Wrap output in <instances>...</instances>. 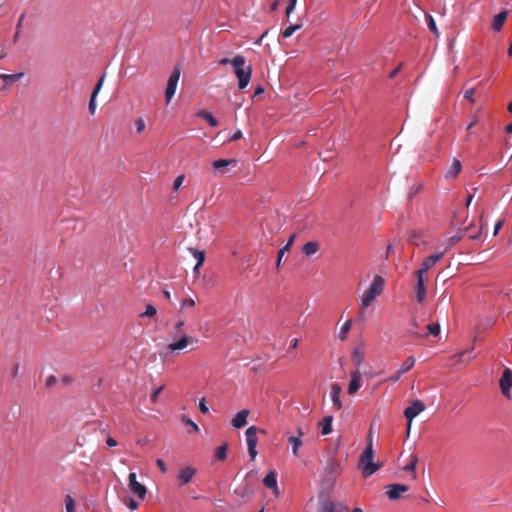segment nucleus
Instances as JSON below:
<instances>
[{"mask_svg":"<svg viewBox=\"0 0 512 512\" xmlns=\"http://www.w3.org/2000/svg\"><path fill=\"white\" fill-rule=\"evenodd\" d=\"M374 450H373V440L372 433L370 432L367 439V445L363 452L360 454L358 459L357 467L361 471V474L364 478H368L372 476L375 472H377L382 464L379 462L373 461Z\"/></svg>","mask_w":512,"mask_h":512,"instance_id":"nucleus-1","label":"nucleus"},{"mask_svg":"<svg viewBox=\"0 0 512 512\" xmlns=\"http://www.w3.org/2000/svg\"><path fill=\"white\" fill-rule=\"evenodd\" d=\"M232 66L238 79V88L245 89L251 80L252 67L250 65L246 66V59L242 55H236L233 58Z\"/></svg>","mask_w":512,"mask_h":512,"instance_id":"nucleus-2","label":"nucleus"},{"mask_svg":"<svg viewBox=\"0 0 512 512\" xmlns=\"http://www.w3.org/2000/svg\"><path fill=\"white\" fill-rule=\"evenodd\" d=\"M384 279L380 275H375L368 289L361 297V308H368L372 302L379 297L384 290Z\"/></svg>","mask_w":512,"mask_h":512,"instance_id":"nucleus-3","label":"nucleus"},{"mask_svg":"<svg viewBox=\"0 0 512 512\" xmlns=\"http://www.w3.org/2000/svg\"><path fill=\"white\" fill-rule=\"evenodd\" d=\"M180 75L181 69L179 66H176L168 78L167 86L165 89V98L167 104L170 103L171 99L175 95Z\"/></svg>","mask_w":512,"mask_h":512,"instance_id":"nucleus-4","label":"nucleus"},{"mask_svg":"<svg viewBox=\"0 0 512 512\" xmlns=\"http://www.w3.org/2000/svg\"><path fill=\"white\" fill-rule=\"evenodd\" d=\"M258 431H259V429L256 426H250L245 432L246 442H247V446H248V453H249V456L252 461L255 460V458L257 456L256 446L258 443V439H257Z\"/></svg>","mask_w":512,"mask_h":512,"instance_id":"nucleus-5","label":"nucleus"},{"mask_svg":"<svg viewBox=\"0 0 512 512\" xmlns=\"http://www.w3.org/2000/svg\"><path fill=\"white\" fill-rule=\"evenodd\" d=\"M424 409H425L424 403L421 400H415L412 402V404L409 407H407L404 410V416L408 420L407 433H409V431H410L412 420L417 415H419L422 411H424Z\"/></svg>","mask_w":512,"mask_h":512,"instance_id":"nucleus-6","label":"nucleus"},{"mask_svg":"<svg viewBox=\"0 0 512 512\" xmlns=\"http://www.w3.org/2000/svg\"><path fill=\"white\" fill-rule=\"evenodd\" d=\"M128 486L130 491L135 494L138 498L144 499L147 494L146 487L137 481V475L135 472H131L128 476Z\"/></svg>","mask_w":512,"mask_h":512,"instance_id":"nucleus-7","label":"nucleus"},{"mask_svg":"<svg viewBox=\"0 0 512 512\" xmlns=\"http://www.w3.org/2000/svg\"><path fill=\"white\" fill-rule=\"evenodd\" d=\"M444 254H445V251H442L439 253L432 254V255L428 256L427 258H425L421 264V268L415 272V276L424 277V275L428 272V270L432 266H434L444 256Z\"/></svg>","mask_w":512,"mask_h":512,"instance_id":"nucleus-8","label":"nucleus"},{"mask_svg":"<svg viewBox=\"0 0 512 512\" xmlns=\"http://www.w3.org/2000/svg\"><path fill=\"white\" fill-rule=\"evenodd\" d=\"M500 390L506 398H510V390L512 388V370L506 368L499 380Z\"/></svg>","mask_w":512,"mask_h":512,"instance_id":"nucleus-9","label":"nucleus"},{"mask_svg":"<svg viewBox=\"0 0 512 512\" xmlns=\"http://www.w3.org/2000/svg\"><path fill=\"white\" fill-rule=\"evenodd\" d=\"M197 338L183 335L178 341L171 342L167 345V349L171 352L184 350L189 344L197 343Z\"/></svg>","mask_w":512,"mask_h":512,"instance_id":"nucleus-10","label":"nucleus"},{"mask_svg":"<svg viewBox=\"0 0 512 512\" xmlns=\"http://www.w3.org/2000/svg\"><path fill=\"white\" fill-rule=\"evenodd\" d=\"M385 489L390 500H398L401 497V493L407 492L409 487L405 484H389Z\"/></svg>","mask_w":512,"mask_h":512,"instance_id":"nucleus-11","label":"nucleus"},{"mask_svg":"<svg viewBox=\"0 0 512 512\" xmlns=\"http://www.w3.org/2000/svg\"><path fill=\"white\" fill-rule=\"evenodd\" d=\"M250 414L248 409H243L236 413V415L231 420V424L235 429H240L247 424V418Z\"/></svg>","mask_w":512,"mask_h":512,"instance_id":"nucleus-12","label":"nucleus"},{"mask_svg":"<svg viewBox=\"0 0 512 512\" xmlns=\"http://www.w3.org/2000/svg\"><path fill=\"white\" fill-rule=\"evenodd\" d=\"M480 221L481 225L479 228L476 229L474 224L471 223L468 226L460 229V232L462 233L463 236L467 235L472 240L479 239L483 229L482 218L480 219Z\"/></svg>","mask_w":512,"mask_h":512,"instance_id":"nucleus-13","label":"nucleus"},{"mask_svg":"<svg viewBox=\"0 0 512 512\" xmlns=\"http://www.w3.org/2000/svg\"><path fill=\"white\" fill-rule=\"evenodd\" d=\"M416 293V300L419 304H422L426 297V288L424 285V277L416 276V284L414 286Z\"/></svg>","mask_w":512,"mask_h":512,"instance_id":"nucleus-14","label":"nucleus"},{"mask_svg":"<svg viewBox=\"0 0 512 512\" xmlns=\"http://www.w3.org/2000/svg\"><path fill=\"white\" fill-rule=\"evenodd\" d=\"M342 393V387L338 383H334L331 386L330 397L335 409L340 410L342 408V402L340 400V394Z\"/></svg>","mask_w":512,"mask_h":512,"instance_id":"nucleus-15","label":"nucleus"},{"mask_svg":"<svg viewBox=\"0 0 512 512\" xmlns=\"http://www.w3.org/2000/svg\"><path fill=\"white\" fill-rule=\"evenodd\" d=\"M195 474H196V470L191 466H187V467L181 469L177 476L180 485H185V484L189 483Z\"/></svg>","mask_w":512,"mask_h":512,"instance_id":"nucleus-16","label":"nucleus"},{"mask_svg":"<svg viewBox=\"0 0 512 512\" xmlns=\"http://www.w3.org/2000/svg\"><path fill=\"white\" fill-rule=\"evenodd\" d=\"M351 380L348 386V394H355L361 387V375L358 370L350 373Z\"/></svg>","mask_w":512,"mask_h":512,"instance_id":"nucleus-17","label":"nucleus"},{"mask_svg":"<svg viewBox=\"0 0 512 512\" xmlns=\"http://www.w3.org/2000/svg\"><path fill=\"white\" fill-rule=\"evenodd\" d=\"M297 432H298V436H290L288 438V442L292 446V453L295 456L298 455V450L302 446L301 437L304 434L301 427H298Z\"/></svg>","mask_w":512,"mask_h":512,"instance_id":"nucleus-18","label":"nucleus"},{"mask_svg":"<svg viewBox=\"0 0 512 512\" xmlns=\"http://www.w3.org/2000/svg\"><path fill=\"white\" fill-rule=\"evenodd\" d=\"M508 12L506 10L501 11L500 13L494 16L492 22V29L494 31H500L503 27V24L507 18Z\"/></svg>","mask_w":512,"mask_h":512,"instance_id":"nucleus-19","label":"nucleus"},{"mask_svg":"<svg viewBox=\"0 0 512 512\" xmlns=\"http://www.w3.org/2000/svg\"><path fill=\"white\" fill-rule=\"evenodd\" d=\"M263 483L267 488L272 489L275 493H278L276 473L274 471H270L265 476Z\"/></svg>","mask_w":512,"mask_h":512,"instance_id":"nucleus-20","label":"nucleus"},{"mask_svg":"<svg viewBox=\"0 0 512 512\" xmlns=\"http://www.w3.org/2000/svg\"><path fill=\"white\" fill-rule=\"evenodd\" d=\"M332 422H333L332 416H326L319 422V426L321 427L322 435H328L332 432Z\"/></svg>","mask_w":512,"mask_h":512,"instance_id":"nucleus-21","label":"nucleus"},{"mask_svg":"<svg viewBox=\"0 0 512 512\" xmlns=\"http://www.w3.org/2000/svg\"><path fill=\"white\" fill-rule=\"evenodd\" d=\"M197 116L205 120L211 127L218 126L217 119L207 110H201L197 113Z\"/></svg>","mask_w":512,"mask_h":512,"instance_id":"nucleus-22","label":"nucleus"},{"mask_svg":"<svg viewBox=\"0 0 512 512\" xmlns=\"http://www.w3.org/2000/svg\"><path fill=\"white\" fill-rule=\"evenodd\" d=\"M319 250L318 242L309 241L302 247V252L306 256H312Z\"/></svg>","mask_w":512,"mask_h":512,"instance_id":"nucleus-23","label":"nucleus"},{"mask_svg":"<svg viewBox=\"0 0 512 512\" xmlns=\"http://www.w3.org/2000/svg\"><path fill=\"white\" fill-rule=\"evenodd\" d=\"M461 162L457 159H454L451 166L447 170L446 177L455 178L461 171Z\"/></svg>","mask_w":512,"mask_h":512,"instance_id":"nucleus-24","label":"nucleus"},{"mask_svg":"<svg viewBox=\"0 0 512 512\" xmlns=\"http://www.w3.org/2000/svg\"><path fill=\"white\" fill-rule=\"evenodd\" d=\"M296 238V235L293 234L289 237V240L288 242L286 243V245L284 247H282L279 252H278V257H277V268L280 267V264H281V260H282V257L283 255L290 249L291 245L293 244L294 240Z\"/></svg>","mask_w":512,"mask_h":512,"instance_id":"nucleus-25","label":"nucleus"},{"mask_svg":"<svg viewBox=\"0 0 512 512\" xmlns=\"http://www.w3.org/2000/svg\"><path fill=\"white\" fill-rule=\"evenodd\" d=\"M237 161L235 159H219L212 163V166L215 170H221L229 165H235Z\"/></svg>","mask_w":512,"mask_h":512,"instance_id":"nucleus-26","label":"nucleus"},{"mask_svg":"<svg viewBox=\"0 0 512 512\" xmlns=\"http://www.w3.org/2000/svg\"><path fill=\"white\" fill-rule=\"evenodd\" d=\"M352 360L358 370L364 360V351L360 348L354 349L352 353Z\"/></svg>","mask_w":512,"mask_h":512,"instance_id":"nucleus-27","label":"nucleus"},{"mask_svg":"<svg viewBox=\"0 0 512 512\" xmlns=\"http://www.w3.org/2000/svg\"><path fill=\"white\" fill-rule=\"evenodd\" d=\"M22 77H24V73H16V74H4L0 73V79L5 81L6 83H13L15 81L20 80Z\"/></svg>","mask_w":512,"mask_h":512,"instance_id":"nucleus-28","label":"nucleus"},{"mask_svg":"<svg viewBox=\"0 0 512 512\" xmlns=\"http://www.w3.org/2000/svg\"><path fill=\"white\" fill-rule=\"evenodd\" d=\"M188 251L193 255V257L197 260L198 266H201L205 261V252L202 250H197L193 247H189Z\"/></svg>","mask_w":512,"mask_h":512,"instance_id":"nucleus-29","label":"nucleus"},{"mask_svg":"<svg viewBox=\"0 0 512 512\" xmlns=\"http://www.w3.org/2000/svg\"><path fill=\"white\" fill-rule=\"evenodd\" d=\"M417 463H418L417 455H412L411 462L408 465H406L405 468H404L405 470L410 471L412 473L411 474V479L412 480H415L417 478V474L415 472Z\"/></svg>","mask_w":512,"mask_h":512,"instance_id":"nucleus-30","label":"nucleus"},{"mask_svg":"<svg viewBox=\"0 0 512 512\" xmlns=\"http://www.w3.org/2000/svg\"><path fill=\"white\" fill-rule=\"evenodd\" d=\"M351 326H352V321L351 320H347L341 327L340 329V332L338 334V338L341 340V341H344L347 339V336H348V333L351 329Z\"/></svg>","mask_w":512,"mask_h":512,"instance_id":"nucleus-31","label":"nucleus"},{"mask_svg":"<svg viewBox=\"0 0 512 512\" xmlns=\"http://www.w3.org/2000/svg\"><path fill=\"white\" fill-rule=\"evenodd\" d=\"M227 450H228V444L225 443L221 446H219L216 451H215V458L218 460V461H223L226 459L227 457Z\"/></svg>","mask_w":512,"mask_h":512,"instance_id":"nucleus-32","label":"nucleus"},{"mask_svg":"<svg viewBox=\"0 0 512 512\" xmlns=\"http://www.w3.org/2000/svg\"><path fill=\"white\" fill-rule=\"evenodd\" d=\"M409 240L416 246H421V245L426 244V241H425L423 235L418 232H412L409 237Z\"/></svg>","mask_w":512,"mask_h":512,"instance_id":"nucleus-33","label":"nucleus"},{"mask_svg":"<svg viewBox=\"0 0 512 512\" xmlns=\"http://www.w3.org/2000/svg\"><path fill=\"white\" fill-rule=\"evenodd\" d=\"M415 358L413 356H409L406 361L402 364V366L400 367V373L404 374L406 372H408L409 370H411L413 368V366L415 365Z\"/></svg>","mask_w":512,"mask_h":512,"instance_id":"nucleus-34","label":"nucleus"},{"mask_svg":"<svg viewBox=\"0 0 512 512\" xmlns=\"http://www.w3.org/2000/svg\"><path fill=\"white\" fill-rule=\"evenodd\" d=\"M318 512H336L335 505L330 500H325L321 503Z\"/></svg>","mask_w":512,"mask_h":512,"instance_id":"nucleus-35","label":"nucleus"},{"mask_svg":"<svg viewBox=\"0 0 512 512\" xmlns=\"http://www.w3.org/2000/svg\"><path fill=\"white\" fill-rule=\"evenodd\" d=\"M301 24H294V25H289L288 27H286L284 29V31L282 32V36L283 38H289L293 35V33L297 30H299L301 28Z\"/></svg>","mask_w":512,"mask_h":512,"instance_id":"nucleus-36","label":"nucleus"},{"mask_svg":"<svg viewBox=\"0 0 512 512\" xmlns=\"http://www.w3.org/2000/svg\"><path fill=\"white\" fill-rule=\"evenodd\" d=\"M157 314V309L152 305L148 304L143 313L140 314V317H154Z\"/></svg>","mask_w":512,"mask_h":512,"instance_id":"nucleus-37","label":"nucleus"},{"mask_svg":"<svg viewBox=\"0 0 512 512\" xmlns=\"http://www.w3.org/2000/svg\"><path fill=\"white\" fill-rule=\"evenodd\" d=\"M65 509L66 512H75V501L70 495L65 497Z\"/></svg>","mask_w":512,"mask_h":512,"instance_id":"nucleus-38","label":"nucleus"},{"mask_svg":"<svg viewBox=\"0 0 512 512\" xmlns=\"http://www.w3.org/2000/svg\"><path fill=\"white\" fill-rule=\"evenodd\" d=\"M426 328L428 333L433 336H438L440 334V325L438 323H429Z\"/></svg>","mask_w":512,"mask_h":512,"instance_id":"nucleus-39","label":"nucleus"},{"mask_svg":"<svg viewBox=\"0 0 512 512\" xmlns=\"http://www.w3.org/2000/svg\"><path fill=\"white\" fill-rule=\"evenodd\" d=\"M462 237V233L460 235L449 237L447 239L446 248L444 251L446 252L449 248L453 247Z\"/></svg>","mask_w":512,"mask_h":512,"instance_id":"nucleus-40","label":"nucleus"},{"mask_svg":"<svg viewBox=\"0 0 512 512\" xmlns=\"http://www.w3.org/2000/svg\"><path fill=\"white\" fill-rule=\"evenodd\" d=\"M104 78H105V75L101 76L100 79L98 80L97 84L95 85L94 89H93V92L91 94V96L93 97H97L101 88H102V85H103V82H104Z\"/></svg>","mask_w":512,"mask_h":512,"instance_id":"nucleus-41","label":"nucleus"},{"mask_svg":"<svg viewBox=\"0 0 512 512\" xmlns=\"http://www.w3.org/2000/svg\"><path fill=\"white\" fill-rule=\"evenodd\" d=\"M24 18H25L24 14H21V16L19 17V20H18L17 25H16V32L14 34V42L17 41V39H18V37L20 35L21 27H22V23L24 21Z\"/></svg>","mask_w":512,"mask_h":512,"instance_id":"nucleus-42","label":"nucleus"},{"mask_svg":"<svg viewBox=\"0 0 512 512\" xmlns=\"http://www.w3.org/2000/svg\"><path fill=\"white\" fill-rule=\"evenodd\" d=\"M475 92H476L475 88L467 89L464 92V98L467 99L468 101H470L471 103H474L475 102V99H474Z\"/></svg>","mask_w":512,"mask_h":512,"instance_id":"nucleus-43","label":"nucleus"},{"mask_svg":"<svg viewBox=\"0 0 512 512\" xmlns=\"http://www.w3.org/2000/svg\"><path fill=\"white\" fill-rule=\"evenodd\" d=\"M194 306H195V301H194V299H192L190 297L183 299L181 302V309H186V308L194 307Z\"/></svg>","mask_w":512,"mask_h":512,"instance_id":"nucleus-44","label":"nucleus"},{"mask_svg":"<svg viewBox=\"0 0 512 512\" xmlns=\"http://www.w3.org/2000/svg\"><path fill=\"white\" fill-rule=\"evenodd\" d=\"M96 98L97 97H93V96L90 97L88 109H89V113L91 115H94L95 111H96Z\"/></svg>","mask_w":512,"mask_h":512,"instance_id":"nucleus-45","label":"nucleus"},{"mask_svg":"<svg viewBox=\"0 0 512 512\" xmlns=\"http://www.w3.org/2000/svg\"><path fill=\"white\" fill-rule=\"evenodd\" d=\"M135 127H136V131L137 133H141L144 131L145 129V122L142 118H139L135 121Z\"/></svg>","mask_w":512,"mask_h":512,"instance_id":"nucleus-46","label":"nucleus"},{"mask_svg":"<svg viewBox=\"0 0 512 512\" xmlns=\"http://www.w3.org/2000/svg\"><path fill=\"white\" fill-rule=\"evenodd\" d=\"M428 28L436 35L438 34V29L432 16H429L428 18Z\"/></svg>","mask_w":512,"mask_h":512,"instance_id":"nucleus-47","label":"nucleus"},{"mask_svg":"<svg viewBox=\"0 0 512 512\" xmlns=\"http://www.w3.org/2000/svg\"><path fill=\"white\" fill-rule=\"evenodd\" d=\"M163 388H164V385H162V386L158 387L157 389H155V390L153 391V393L151 394V401H152L153 403H156V402H157L158 397H159V394L161 393V391L163 390Z\"/></svg>","mask_w":512,"mask_h":512,"instance_id":"nucleus-48","label":"nucleus"},{"mask_svg":"<svg viewBox=\"0 0 512 512\" xmlns=\"http://www.w3.org/2000/svg\"><path fill=\"white\" fill-rule=\"evenodd\" d=\"M402 375H403V374H402V373H400V370H397L394 374H392L391 376H389V377L386 379V381L395 383V382H397V381L401 378V376H402Z\"/></svg>","mask_w":512,"mask_h":512,"instance_id":"nucleus-49","label":"nucleus"},{"mask_svg":"<svg viewBox=\"0 0 512 512\" xmlns=\"http://www.w3.org/2000/svg\"><path fill=\"white\" fill-rule=\"evenodd\" d=\"M182 421H183L186 425L191 426V427L193 428V430H194V431H196V432H197V431H199V427H198V425H197L195 422H193L191 419L186 418L185 416H183V417H182Z\"/></svg>","mask_w":512,"mask_h":512,"instance_id":"nucleus-50","label":"nucleus"},{"mask_svg":"<svg viewBox=\"0 0 512 512\" xmlns=\"http://www.w3.org/2000/svg\"><path fill=\"white\" fill-rule=\"evenodd\" d=\"M184 181V175H179L175 180H174V183H173V189L176 191L180 188V186L182 185Z\"/></svg>","mask_w":512,"mask_h":512,"instance_id":"nucleus-51","label":"nucleus"},{"mask_svg":"<svg viewBox=\"0 0 512 512\" xmlns=\"http://www.w3.org/2000/svg\"><path fill=\"white\" fill-rule=\"evenodd\" d=\"M198 407H199V410L203 413V414H206L208 413L209 409L205 403V398H202L200 401H199V404H198Z\"/></svg>","mask_w":512,"mask_h":512,"instance_id":"nucleus-52","label":"nucleus"},{"mask_svg":"<svg viewBox=\"0 0 512 512\" xmlns=\"http://www.w3.org/2000/svg\"><path fill=\"white\" fill-rule=\"evenodd\" d=\"M56 383H57V378H56L54 375H50V376L46 379V386H47V387H52V386H54Z\"/></svg>","mask_w":512,"mask_h":512,"instance_id":"nucleus-53","label":"nucleus"},{"mask_svg":"<svg viewBox=\"0 0 512 512\" xmlns=\"http://www.w3.org/2000/svg\"><path fill=\"white\" fill-rule=\"evenodd\" d=\"M156 464L162 473H165L167 471L166 464L162 459H157Z\"/></svg>","mask_w":512,"mask_h":512,"instance_id":"nucleus-54","label":"nucleus"},{"mask_svg":"<svg viewBox=\"0 0 512 512\" xmlns=\"http://www.w3.org/2000/svg\"><path fill=\"white\" fill-rule=\"evenodd\" d=\"M243 136L242 134V131L241 130H237L231 137H230V141H237L239 139H241Z\"/></svg>","mask_w":512,"mask_h":512,"instance_id":"nucleus-55","label":"nucleus"},{"mask_svg":"<svg viewBox=\"0 0 512 512\" xmlns=\"http://www.w3.org/2000/svg\"><path fill=\"white\" fill-rule=\"evenodd\" d=\"M503 223H504V221H503V220H499V221L496 223V225H495V227H494V231H493V235H494V236H496V235L498 234L499 230H500V229H501V227L503 226Z\"/></svg>","mask_w":512,"mask_h":512,"instance_id":"nucleus-56","label":"nucleus"},{"mask_svg":"<svg viewBox=\"0 0 512 512\" xmlns=\"http://www.w3.org/2000/svg\"><path fill=\"white\" fill-rule=\"evenodd\" d=\"M106 444L109 447H115V446L118 445L117 441L114 438L110 437V436L106 439Z\"/></svg>","mask_w":512,"mask_h":512,"instance_id":"nucleus-57","label":"nucleus"},{"mask_svg":"<svg viewBox=\"0 0 512 512\" xmlns=\"http://www.w3.org/2000/svg\"><path fill=\"white\" fill-rule=\"evenodd\" d=\"M127 506L129 507V509L131 510H136L138 508V503L137 501H135L134 499H130Z\"/></svg>","mask_w":512,"mask_h":512,"instance_id":"nucleus-58","label":"nucleus"},{"mask_svg":"<svg viewBox=\"0 0 512 512\" xmlns=\"http://www.w3.org/2000/svg\"><path fill=\"white\" fill-rule=\"evenodd\" d=\"M402 64H400L398 67H396L394 70H392L389 74V78H394L401 70Z\"/></svg>","mask_w":512,"mask_h":512,"instance_id":"nucleus-59","label":"nucleus"},{"mask_svg":"<svg viewBox=\"0 0 512 512\" xmlns=\"http://www.w3.org/2000/svg\"><path fill=\"white\" fill-rule=\"evenodd\" d=\"M295 5L288 4L286 7V16L289 18L290 14L293 12Z\"/></svg>","mask_w":512,"mask_h":512,"instance_id":"nucleus-60","label":"nucleus"},{"mask_svg":"<svg viewBox=\"0 0 512 512\" xmlns=\"http://www.w3.org/2000/svg\"><path fill=\"white\" fill-rule=\"evenodd\" d=\"M232 61H233V59L222 58V59L219 60V64L220 65H227V64H231L232 65Z\"/></svg>","mask_w":512,"mask_h":512,"instance_id":"nucleus-61","label":"nucleus"},{"mask_svg":"<svg viewBox=\"0 0 512 512\" xmlns=\"http://www.w3.org/2000/svg\"><path fill=\"white\" fill-rule=\"evenodd\" d=\"M262 93H264V88L262 86H258L254 91L253 97H256Z\"/></svg>","mask_w":512,"mask_h":512,"instance_id":"nucleus-62","label":"nucleus"},{"mask_svg":"<svg viewBox=\"0 0 512 512\" xmlns=\"http://www.w3.org/2000/svg\"><path fill=\"white\" fill-rule=\"evenodd\" d=\"M337 465L338 464L335 461H330L329 462V469H330L331 473L335 472Z\"/></svg>","mask_w":512,"mask_h":512,"instance_id":"nucleus-63","label":"nucleus"},{"mask_svg":"<svg viewBox=\"0 0 512 512\" xmlns=\"http://www.w3.org/2000/svg\"><path fill=\"white\" fill-rule=\"evenodd\" d=\"M279 4H280L279 0H275V1L271 4V6H270V10H271V11H275V10H277V8L279 7Z\"/></svg>","mask_w":512,"mask_h":512,"instance_id":"nucleus-64","label":"nucleus"}]
</instances>
